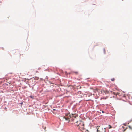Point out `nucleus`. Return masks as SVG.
<instances>
[{"label": "nucleus", "mask_w": 132, "mask_h": 132, "mask_svg": "<svg viewBox=\"0 0 132 132\" xmlns=\"http://www.w3.org/2000/svg\"><path fill=\"white\" fill-rule=\"evenodd\" d=\"M100 127V126H97V132H102L101 131H100L99 129V127Z\"/></svg>", "instance_id": "423d86ee"}, {"label": "nucleus", "mask_w": 132, "mask_h": 132, "mask_svg": "<svg viewBox=\"0 0 132 132\" xmlns=\"http://www.w3.org/2000/svg\"><path fill=\"white\" fill-rule=\"evenodd\" d=\"M77 116V115L75 114H72L71 115H70L69 114H67L65 116H63L62 117L63 119H65V120L68 121V122H69L70 121V119L71 118H75Z\"/></svg>", "instance_id": "f257e3e1"}, {"label": "nucleus", "mask_w": 132, "mask_h": 132, "mask_svg": "<svg viewBox=\"0 0 132 132\" xmlns=\"http://www.w3.org/2000/svg\"><path fill=\"white\" fill-rule=\"evenodd\" d=\"M30 97L32 99H34V96H30Z\"/></svg>", "instance_id": "f8f14e48"}, {"label": "nucleus", "mask_w": 132, "mask_h": 132, "mask_svg": "<svg viewBox=\"0 0 132 132\" xmlns=\"http://www.w3.org/2000/svg\"><path fill=\"white\" fill-rule=\"evenodd\" d=\"M82 121L80 120H79L76 122V125L78 126L80 124L81 122H82Z\"/></svg>", "instance_id": "20e7f679"}, {"label": "nucleus", "mask_w": 132, "mask_h": 132, "mask_svg": "<svg viewBox=\"0 0 132 132\" xmlns=\"http://www.w3.org/2000/svg\"><path fill=\"white\" fill-rule=\"evenodd\" d=\"M108 126L109 127V129L112 128V127L110 125H109Z\"/></svg>", "instance_id": "9d476101"}, {"label": "nucleus", "mask_w": 132, "mask_h": 132, "mask_svg": "<svg viewBox=\"0 0 132 132\" xmlns=\"http://www.w3.org/2000/svg\"><path fill=\"white\" fill-rule=\"evenodd\" d=\"M105 132H106V131H105Z\"/></svg>", "instance_id": "f3484780"}, {"label": "nucleus", "mask_w": 132, "mask_h": 132, "mask_svg": "<svg viewBox=\"0 0 132 132\" xmlns=\"http://www.w3.org/2000/svg\"><path fill=\"white\" fill-rule=\"evenodd\" d=\"M111 81H114V80H115V79L114 78H112V79H111Z\"/></svg>", "instance_id": "9b49d317"}, {"label": "nucleus", "mask_w": 132, "mask_h": 132, "mask_svg": "<svg viewBox=\"0 0 132 132\" xmlns=\"http://www.w3.org/2000/svg\"><path fill=\"white\" fill-rule=\"evenodd\" d=\"M34 79L36 80H38L39 79V77H35V78Z\"/></svg>", "instance_id": "1a4fd4ad"}, {"label": "nucleus", "mask_w": 132, "mask_h": 132, "mask_svg": "<svg viewBox=\"0 0 132 132\" xmlns=\"http://www.w3.org/2000/svg\"><path fill=\"white\" fill-rule=\"evenodd\" d=\"M72 73H75V74L77 75L78 74V71H73L72 72Z\"/></svg>", "instance_id": "0eeeda50"}, {"label": "nucleus", "mask_w": 132, "mask_h": 132, "mask_svg": "<svg viewBox=\"0 0 132 132\" xmlns=\"http://www.w3.org/2000/svg\"><path fill=\"white\" fill-rule=\"evenodd\" d=\"M84 125L83 122H81L80 124L78 126V129H80L81 131H82V130H84Z\"/></svg>", "instance_id": "f03ea898"}, {"label": "nucleus", "mask_w": 132, "mask_h": 132, "mask_svg": "<svg viewBox=\"0 0 132 132\" xmlns=\"http://www.w3.org/2000/svg\"><path fill=\"white\" fill-rule=\"evenodd\" d=\"M119 93H116L114 92H113V94L114 95H118Z\"/></svg>", "instance_id": "6e6552de"}, {"label": "nucleus", "mask_w": 132, "mask_h": 132, "mask_svg": "<svg viewBox=\"0 0 132 132\" xmlns=\"http://www.w3.org/2000/svg\"><path fill=\"white\" fill-rule=\"evenodd\" d=\"M129 129L132 130V125H130L128 126Z\"/></svg>", "instance_id": "39448f33"}, {"label": "nucleus", "mask_w": 132, "mask_h": 132, "mask_svg": "<svg viewBox=\"0 0 132 132\" xmlns=\"http://www.w3.org/2000/svg\"><path fill=\"white\" fill-rule=\"evenodd\" d=\"M126 129H125L124 130V131H125L126 130Z\"/></svg>", "instance_id": "2eb2a0df"}, {"label": "nucleus", "mask_w": 132, "mask_h": 132, "mask_svg": "<svg viewBox=\"0 0 132 132\" xmlns=\"http://www.w3.org/2000/svg\"><path fill=\"white\" fill-rule=\"evenodd\" d=\"M53 110H55V109H53Z\"/></svg>", "instance_id": "4468645a"}, {"label": "nucleus", "mask_w": 132, "mask_h": 132, "mask_svg": "<svg viewBox=\"0 0 132 132\" xmlns=\"http://www.w3.org/2000/svg\"><path fill=\"white\" fill-rule=\"evenodd\" d=\"M103 50H104V53H105V49H104Z\"/></svg>", "instance_id": "ddd939ff"}, {"label": "nucleus", "mask_w": 132, "mask_h": 132, "mask_svg": "<svg viewBox=\"0 0 132 132\" xmlns=\"http://www.w3.org/2000/svg\"><path fill=\"white\" fill-rule=\"evenodd\" d=\"M110 92H111V93H112V91H110Z\"/></svg>", "instance_id": "dca6fc26"}, {"label": "nucleus", "mask_w": 132, "mask_h": 132, "mask_svg": "<svg viewBox=\"0 0 132 132\" xmlns=\"http://www.w3.org/2000/svg\"><path fill=\"white\" fill-rule=\"evenodd\" d=\"M102 93L103 94H108L109 92L105 90H103L101 91Z\"/></svg>", "instance_id": "7ed1b4c3"}]
</instances>
